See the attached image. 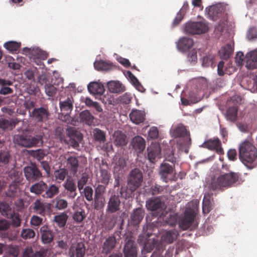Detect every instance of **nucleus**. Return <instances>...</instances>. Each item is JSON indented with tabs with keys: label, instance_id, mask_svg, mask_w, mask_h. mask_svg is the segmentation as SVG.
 <instances>
[{
	"label": "nucleus",
	"instance_id": "nucleus-1",
	"mask_svg": "<svg viewBox=\"0 0 257 257\" xmlns=\"http://www.w3.org/2000/svg\"><path fill=\"white\" fill-rule=\"evenodd\" d=\"M44 133L43 130L38 128L30 134L23 133L15 135L14 142L22 147L31 148L40 146L43 143Z\"/></svg>",
	"mask_w": 257,
	"mask_h": 257
},
{
	"label": "nucleus",
	"instance_id": "nucleus-2",
	"mask_svg": "<svg viewBox=\"0 0 257 257\" xmlns=\"http://www.w3.org/2000/svg\"><path fill=\"white\" fill-rule=\"evenodd\" d=\"M240 174L238 173L230 172H221L217 177H214L211 180L209 188L212 190H224L232 187L239 180Z\"/></svg>",
	"mask_w": 257,
	"mask_h": 257
},
{
	"label": "nucleus",
	"instance_id": "nucleus-3",
	"mask_svg": "<svg viewBox=\"0 0 257 257\" xmlns=\"http://www.w3.org/2000/svg\"><path fill=\"white\" fill-rule=\"evenodd\" d=\"M239 158L247 168H255L257 166V149L249 142H243L239 147Z\"/></svg>",
	"mask_w": 257,
	"mask_h": 257
},
{
	"label": "nucleus",
	"instance_id": "nucleus-4",
	"mask_svg": "<svg viewBox=\"0 0 257 257\" xmlns=\"http://www.w3.org/2000/svg\"><path fill=\"white\" fill-rule=\"evenodd\" d=\"M143 180V176L141 171L138 168H135L131 171L127 179V194H132L139 188Z\"/></svg>",
	"mask_w": 257,
	"mask_h": 257
},
{
	"label": "nucleus",
	"instance_id": "nucleus-5",
	"mask_svg": "<svg viewBox=\"0 0 257 257\" xmlns=\"http://www.w3.org/2000/svg\"><path fill=\"white\" fill-rule=\"evenodd\" d=\"M173 136L175 138H179L177 145L180 147H186L191 145V138L189 132L183 124L178 125L173 131Z\"/></svg>",
	"mask_w": 257,
	"mask_h": 257
},
{
	"label": "nucleus",
	"instance_id": "nucleus-6",
	"mask_svg": "<svg viewBox=\"0 0 257 257\" xmlns=\"http://www.w3.org/2000/svg\"><path fill=\"white\" fill-rule=\"evenodd\" d=\"M209 27L203 22H189L185 25V31L186 33L192 35H199L208 32Z\"/></svg>",
	"mask_w": 257,
	"mask_h": 257
},
{
	"label": "nucleus",
	"instance_id": "nucleus-7",
	"mask_svg": "<svg viewBox=\"0 0 257 257\" xmlns=\"http://www.w3.org/2000/svg\"><path fill=\"white\" fill-rule=\"evenodd\" d=\"M175 165H171L165 162H163L159 169V175L166 182L168 180L175 181L176 179Z\"/></svg>",
	"mask_w": 257,
	"mask_h": 257
},
{
	"label": "nucleus",
	"instance_id": "nucleus-8",
	"mask_svg": "<svg viewBox=\"0 0 257 257\" xmlns=\"http://www.w3.org/2000/svg\"><path fill=\"white\" fill-rule=\"evenodd\" d=\"M24 173L26 179L30 183L38 181L43 177L41 171L34 165L25 167L24 168Z\"/></svg>",
	"mask_w": 257,
	"mask_h": 257
},
{
	"label": "nucleus",
	"instance_id": "nucleus-9",
	"mask_svg": "<svg viewBox=\"0 0 257 257\" xmlns=\"http://www.w3.org/2000/svg\"><path fill=\"white\" fill-rule=\"evenodd\" d=\"M146 208L151 211H157L160 213V216L163 214V211L166 208L165 203L159 197H152L146 201Z\"/></svg>",
	"mask_w": 257,
	"mask_h": 257
},
{
	"label": "nucleus",
	"instance_id": "nucleus-10",
	"mask_svg": "<svg viewBox=\"0 0 257 257\" xmlns=\"http://www.w3.org/2000/svg\"><path fill=\"white\" fill-rule=\"evenodd\" d=\"M63 196L67 197L68 199H74L77 195L75 181L71 178H67L63 184Z\"/></svg>",
	"mask_w": 257,
	"mask_h": 257
},
{
	"label": "nucleus",
	"instance_id": "nucleus-11",
	"mask_svg": "<svg viewBox=\"0 0 257 257\" xmlns=\"http://www.w3.org/2000/svg\"><path fill=\"white\" fill-rule=\"evenodd\" d=\"M195 217V214L193 210H186L184 217L179 222V227L183 230L190 228L194 222Z\"/></svg>",
	"mask_w": 257,
	"mask_h": 257
},
{
	"label": "nucleus",
	"instance_id": "nucleus-12",
	"mask_svg": "<svg viewBox=\"0 0 257 257\" xmlns=\"http://www.w3.org/2000/svg\"><path fill=\"white\" fill-rule=\"evenodd\" d=\"M202 146L208 150L215 151L219 155L224 154L223 149L221 147V141L217 137L206 140L204 142Z\"/></svg>",
	"mask_w": 257,
	"mask_h": 257
},
{
	"label": "nucleus",
	"instance_id": "nucleus-13",
	"mask_svg": "<svg viewBox=\"0 0 257 257\" xmlns=\"http://www.w3.org/2000/svg\"><path fill=\"white\" fill-rule=\"evenodd\" d=\"M33 208L34 212L42 216H45L46 214H49L51 211V204L48 203H45L40 199H37L33 203Z\"/></svg>",
	"mask_w": 257,
	"mask_h": 257
},
{
	"label": "nucleus",
	"instance_id": "nucleus-14",
	"mask_svg": "<svg viewBox=\"0 0 257 257\" xmlns=\"http://www.w3.org/2000/svg\"><path fill=\"white\" fill-rule=\"evenodd\" d=\"M49 115L48 110L43 107L35 108L31 112H30V117L37 122L45 121L48 118Z\"/></svg>",
	"mask_w": 257,
	"mask_h": 257
},
{
	"label": "nucleus",
	"instance_id": "nucleus-15",
	"mask_svg": "<svg viewBox=\"0 0 257 257\" xmlns=\"http://www.w3.org/2000/svg\"><path fill=\"white\" fill-rule=\"evenodd\" d=\"M66 167L73 176L76 175L79 168L78 158L75 156L65 155Z\"/></svg>",
	"mask_w": 257,
	"mask_h": 257
},
{
	"label": "nucleus",
	"instance_id": "nucleus-16",
	"mask_svg": "<svg viewBox=\"0 0 257 257\" xmlns=\"http://www.w3.org/2000/svg\"><path fill=\"white\" fill-rule=\"evenodd\" d=\"M245 66L248 70L257 68V50H254L247 53L244 58Z\"/></svg>",
	"mask_w": 257,
	"mask_h": 257
},
{
	"label": "nucleus",
	"instance_id": "nucleus-17",
	"mask_svg": "<svg viewBox=\"0 0 257 257\" xmlns=\"http://www.w3.org/2000/svg\"><path fill=\"white\" fill-rule=\"evenodd\" d=\"M148 158L152 163L161 158V148L158 144H152L147 149Z\"/></svg>",
	"mask_w": 257,
	"mask_h": 257
},
{
	"label": "nucleus",
	"instance_id": "nucleus-18",
	"mask_svg": "<svg viewBox=\"0 0 257 257\" xmlns=\"http://www.w3.org/2000/svg\"><path fill=\"white\" fill-rule=\"evenodd\" d=\"M86 248L82 242H78L75 245L70 246L69 254L70 257H84L85 254Z\"/></svg>",
	"mask_w": 257,
	"mask_h": 257
},
{
	"label": "nucleus",
	"instance_id": "nucleus-19",
	"mask_svg": "<svg viewBox=\"0 0 257 257\" xmlns=\"http://www.w3.org/2000/svg\"><path fill=\"white\" fill-rule=\"evenodd\" d=\"M73 98L72 96L68 97L65 100H60V108L62 113L69 115L73 108Z\"/></svg>",
	"mask_w": 257,
	"mask_h": 257
},
{
	"label": "nucleus",
	"instance_id": "nucleus-20",
	"mask_svg": "<svg viewBox=\"0 0 257 257\" xmlns=\"http://www.w3.org/2000/svg\"><path fill=\"white\" fill-rule=\"evenodd\" d=\"M120 201L118 195H112L109 199L106 211L113 213L119 210Z\"/></svg>",
	"mask_w": 257,
	"mask_h": 257
},
{
	"label": "nucleus",
	"instance_id": "nucleus-21",
	"mask_svg": "<svg viewBox=\"0 0 257 257\" xmlns=\"http://www.w3.org/2000/svg\"><path fill=\"white\" fill-rule=\"evenodd\" d=\"M125 257H137L138 250L134 241L130 239L125 243L123 248Z\"/></svg>",
	"mask_w": 257,
	"mask_h": 257
},
{
	"label": "nucleus",
	"instance_id": "nucleus-22",
	"mask_svg": "<svg viewBox=\"0 0 257 257\" xmlns=\"http://www.w3.org/2000/svg\"><path fill=\"white\" fill-rule=\"evenodd\" d=\"M116 238L114 236H110L106 238L102 246L101 253L107 254L115 247Z\"/></svg>",
	"mask_w": 257,
	"mask_h": 257
},
{
	"label": "nucleus",
	"instance_id": "nucleus-23",
	"mask_svg": "<svg viewBox=\"0 0 257 257\" xmlns=\"http://www.w3.org/2000/svg\"><path fill=\"white\" fill-rule=\"evenodd\" d=\"M7 179L11 183L23 184L24 178L22 172L16 169H11L8 173Z\"/></svg>",
	"mask_w": 257,
	"mask_h": 257
},
{
	"label": "nucleus",
	"instance_id": "nucleus-24",
	"mask_svg": "<svg viewBox=\"0 0 257 257\" xmlns=\"http://www.w3.org/2000/svg\"><path fill=\"white\" fill-rule=\"evenodd\" d=\"M131 145L136 152L141 153L145 149L146 141L142 137L138 136L132 139Z\"/></svg>",
	"mask_w": 257,
	"mask_h": 257
},
{
	"label": "nucleus",
	"instance_id": "nucleus-25",
	"mask_svg": "<svg viewBox=\"0 0 257 257\" xmlns=\"http://www.w3.org/2000/svg\"><path fill=\"white\" fill-rule=\"evenodd\" d=\"M40 231L41 234V239L43 243L48 244L51 243L54 238V235L52 231L48 228L46 225H44L40 228Z\"/></svg>",
	"mask_w": 257,
	"mask_h": 257
},
{
	"label": "nucleus",
	"instance_id": "nucleus-26",
	"mask_svg": "<svg viewBox=\"0 0 257 257\" xmlns=\"http://www.w3.org/2000/svg\"><path fill=\"white\" fill-rule=\"evenodd\" d=\"M108 166L102 162V166L100 167L99 181L105 185H107L111 177V174L108 172Z\"/></svg>",
	"mask_w": 257,
	"mask_h": 257
},
{
	"label": "nucleus",
	"instance_id": "nucleus-27",
	"mask_svg": "<svg viewBox=\"0 0 257 257\" xmlns=\"http://www.w3.org/2000/svg\"><path fill=\"white\" fill-rule=\"evenodd\" d=\"M22 184L10 183L6 191L7 197L15 198L18 197L21 192L20 186Z\"/></svg>",
	"mask_w": 257,
	"mask_h": 257
},
{
	"label": "nucleus",
	"instance_id": "nucleus-28",
	"mask_svg": "<svg viewBox=\"0 0 257 257\" xmlns=\"http://www.w3.org/2000/svg\"><path fill=\"white\" fill-rule=\"evenodd\" d=\"M206 11L209 17L211 20L216 21L218 18L221 17L223 9L220 7L213 5L206 9Z\"/></svg>",
	"mask_w": 257,
	"mask_h": 257
},
{
	"label": "nucleus",
	"instance_id": "nucleus-29",
	"mask_svg": "<svg viewBox=\"0 0 257 257\" xmlns=\"http://www.w3.org/2000/svg\"><path fill=\"white\" fill-rule=\"evenodd\" d=\"M132 121L136 124H140L145 119V112L140 110H133L129 115Z\"/></svg>",
	"mask_w": 257,
	"mask_h": 257
},
{
	"label": "nucleus",
	"instance_id": "nucleus-30",
	"mask_svg": "<svg viewBox=\"0 0 257 257\" xmlns=\"http://www.w3.org/2000/svg\"><path fill=\"white\" fill-rule=\"evenodd\" d=\"M145 214L144 210L141 208L134 210L131 216V223L137 225L141 222Z\"/></svg>",
	"mask_w": 257,
	"mask_h": 257
},
{
	"label": "nucleus",
	"instance_id": "nucleus-31",
	"mask_svg": "<svg viewBox=\"0 0 257 257\" xmlns=\"http://www.w3.org/2000/svg\"><path fill=\"white\" fill-rule=\"evenodd\" d=\"M68 135L70 137V143L74 148H76L79 146V143L82 139V137L80 133L76 131L68 130Z\"/></svg>",
	"mask_w": 257,
	"mask_h": 257
},
{
	"label": "nucleus",
	"instance_id": "nucleus-32",
	"mask_svg": "<svg viewBox=\"0 0 257 257\" xmlns=\"http://www.w3.org/2000/svg\"><path fill=\"white\" fill-rule=\"evenodd\" d=\"M193 40L190 38L183 37L181 38L177 43L178 49L185 51L190 49L193 45Z\"/></svg>",
	"mask_w": 257,
	"mask_h": 257
},
{
	"label": "nucleus",
	"instance_id": "nucleus-33",
	"mask_svg": "<svg viewBox=\"0 0 257 257\" xmlns=\"http://www.w3.org/2000/svg\"><path fill=\"white\" fill-rule=\"evenodd\" d=\"M46 189L47 184L43 181H40L32 185L30 188V191L37 195H41L45 193Z\"/></svg>",
	"mask_w": 257,
	"mask_h": 257
},
{
	"label": "nucleus",
	"instance_id": "nucleus-34",
	"mask_svg": "<svg viewBox=\"0 0 257 257\" xmlns=\"http://www.w3.org/2000/svg\"><path fill=\"white\" fill-rule=\"evenodd\" d=\"M13 84V82L9 80L2 78H0V94L7 95L13 93V89L9 87V86Z\"/></svg>",
	"mask_w": 257,
	"mask_h": 257
},
{
	"label": "nucleus",
	"instance_id": "nucleus-35",
	"mask_svg": "<svg viewBox=\"0 0 257 257\" xmlns=\"http://www.w3.org/2000/svg\"><path fill=\"white\" fill-rule=\"evenodd\" d=\"M88 90L91 94L99 95H102L104 91L103 85L96 82H90L88 85Z\"/></svg>",
	"mask_w": 257,
	"mask_h": 257
},
{
	"label": "nucleus",
	"instance_id": "nucleus-36",
	"mask_svg": "<svg viewBox=\"0 0 257 257\" xmlns=\"http://www.w3.org/2000/svg\"><path fill=\"white\" fill-rule=\"evenodd\" d=\"M60 187L58 185L55 184H51L48 186L47 184V189L45 193L42 194V196L46 198L51 199L56 195H58L59 193Z\"/></svg>",
	"mask_w": 257,
	"mask_h": 257
},
{
	"label": "nucleus",
	"instance_id": "nucleus-37",
	"mask_svg": "<svg viewBox=\"0 0 257 257\" xmlns=\"http://www.w3.org/2000/svg\"><path fill=\"white\" fill-rule=\"evenodd\" d=\"M79 118L81 122L90 126L93 123L94 117L89 111L85 110L79 113Z\"/></svg>",
	"mask_w": 257,
	"mask_h": 257
},
{
	"label": "nucleus",
	"instance_id": "nucleus-38",
	"mask_svg": "<svg viewBox=\"0 0 257 257\" xmlns=\"http://www.w3.org/2000/svg\"><path fill=\"white\" fill-rule=\"evenodd\" d=\"M114 144L116 146H123L127 144L126 137L121 131H117L114 133Z\"/></svg>",
	"mask_w": 257,
	"mask_h": 257
},
{
	"label": "nucleus",
	"instance_id": "nucleus-39",
	"mask_svg": "<svg viewBox=\"0 0 257 257\" xmlns=\"http://www.w3.org/2000/svg\"><path fill=\"white\" fill-rule=\"evenodd\" d=\"M215 56L211 52L206 53L202 58V65L204 67H215Z\"/></svg>",
	"mask_w": 257,
	"mask_h": 257
},
{
	"label": "nucleus",
	"instance_id": "nucleus-40",
	"mask_svg": "<svg viewBox=\"0 0 257 257\" xmlns=\"http://www.w3.org/2000/svg\"><path fill=\"white\" fill-rule=\"evenodd\" d=\"M46 253L44 249L34 252L31 247H26L23 252L22 257H45Z\"/></svg>",
	"mask_w": 257,
	"mask_h": 257
},
{
	"label": "nucleus",
	"instance_id": "nucleus-41",
	"mask_svg": "<svg viewBox=\"0 0 257 257\" xmlns=\"http://www.w3.org/2000/svg\"><path fill=\"white\" fill-rule=\"evenodd\" d=\"M109 91L112 93H120L124 91V87L119 81H110L107 83Z\"/></svg>",
	"mask_w": 257,
	"mask_h": 257
},
{
	"label": "nucleus",
	"instance_id": "nucleus-42",
	"mask_svg": "<svg viewBox=\"0 0 257 257\" xmlns=\"http://www.w3.org/2000/svg\"><path fill=\"white\" fill-rule=\"evenodd\" d=\"M178 235V232L176 230H171L165 232L162 236V239L167 243H172L177 239Z\"/></svg>",
	"mask_w": 257,
	"mask_h": 257
},
{
	"label": "nucleus",
	"instance_id": "nucleus-43",
	"mask_svg": "<svg viewBox=\"0 0 257 257\" xmlns=\"http://www.w3.org/2000/svg\"><path fill=\"white\" fill-rule=\"evenodd\" d=\"M212 193H208L204 194L202 202V210L203 213H208L210 212L211 207V200H212Z\"/></svg>",
	"mask_w": 257,
	"mask_h": 257
},
{
	"label": "nucleus",
	"instance_id": "nucleus-44",
	"mask_svg": "<svg viewBox=\"0 0 257 257\" xmlns=\"http://www.w3.org/2000/svg\"><path fill=\"white\" fill-rule=\"evenodd\" d=\"M94 67L98 71H108L112 69L113 65L111 63L99 60L94 62Z\"/></svg>",
	"mask_w": 257,
	"mask_h": 257
},
{
	"label": "nucleus",
	"instance_id": "nucleus-45",
	"mask_svg": "<svg viewBox=\"0 0 257 257\" xmlns=\"http://www.w3.org/2000/svg\"><path fill=\"white\" fill-rule=\"evenodd\" d=\"M68 218V215L65 212H62L55 215L54 217L53 221L57 224L58 227L63 228L66 225Z\"/></svg>",
	"mask_w": 257,
	"mask_h": 257
},
{
	"label": "nucleus",
	"instance_id": "nucleus-46",
	"mask_svg": "<svg viewBox=\"0 0 257 257\" xmlns=\"http://www.w3.org/2000/svg\"><path fill=\"white\" fill-rule=\"evenodd\" d=\"M7 218L11 219L10 222L13 227L17 228L21 226L22 219L21 215L19 213H16L14 211H13Z\"/></svg>",
	"mask_w": 257,
	"mask_h": 257
},
{
	"label": "nucleus",
	"instance_id": "nucleus-47",
	"mask_svg": "<svg viewBox=\"0 0 257 257\" xmlns=\"http://www.w3.org/2000/svg\"><path fill=\"white\" fill-rule=\"evenodd\" d=\"M233 48L231 44H227L222 47L219 51L218 53L220 58L222 59H227L233 53Z\"/></svg>",
	"mask_w": 257,
	"mask_h": 257
},
{
	"label": "nucleus",
	"instance_id": "nucleus-48",
	"mask_svg": "<svg viewBox=\"0 0 257 257\" xmlns=\"http://www.w3.org/2000/svg\"><path fill=\"white\" fill-rule=\"evenodd\" d=\"M93 135L95 141L100 143H104L106 141L105 133L99 128H94L93 131Z\"/></svg>",
	"mask_w": 257,
	"mask_h": 257
},
{
	"label": "nucleus",
	"instance_id": "nucleus-49",
	"mask_svg": "<svg viewBox=\"0 0 257 257\" xmlns=\"http://www.w3.org/2000/svg\"><path fill=\"white\" fill-rule=\"evenodd\" d=\"M237 111L238 109L236 106L229 107L226 110L225 114L226 119L231 122L235 121L237 118Z\"/></svg>",
	"mask_w": 257,
	"mask_h": 257
},
{
	"label": "nucleus",
	"instance_id": "nucleus-50",
	"mask_svg": "<svg viewBox=\"0 0 257 257\" xmlns=\"http://www.w3.org/2000/svg\"><path fill=\"white\" fill-rule=\"evenodd\" d=\"M21 43L14 41H10L4 44V47L13 53H17L19 52Z\"/></svg>",
	"mask_w": 257,
	"mask_h": 257
},
{
	"label": "nucleus",
	"instance_id": "nucleus-51",
	"mask_svg": "<svg viewBox=\"0 0 257 257\" xmlns=\"http://www.w3.org/2000/svg\"><path fill=\"white\" fill-rule=\"evenodd\" d=\"M11 155L8 151H3L0 152V167L4 166L8 164L10 161Z\"/></svg>",
	"mask_w": 257,
	"mask_h": 257
},
{
	"label": "nucleus",
	"instance_id": "nucleus-52",
	"mask_svg": "<svg viewBox=\"0 0 257 257\" xmlns=\"http://www.w3.org/2000/svg\"><path fill=\"white\" fill-rule=\"evenodd\" d=\"M85 212L83 209L75 211L73 215V219L77 223H81L86 217Z\"/></svg>",
	"mask_w": 257,
	"mask_h": 257
},
{
	"label": "nucleus",
	"instance_id": "nucleus-53",
	"mask_svg": "<svg viewBox=\"0 0 257 257\" xmlns=\"http://www.w3.org/2000/svg\"><path fill=\"white\" fill-rule=\"evenodd\" d=\"M55 207L59 210H64L67 208L68 206L67 201L64 199L57 197L55 199Z\"/></svg>",
	"mask_w": 257,
	"mask_h": 257
},
{
	"label": "nucleus",
	"instance_id": "nucleus-54",
	"mask_svg": "<svg viewBox=\"0 0 257 257\" xmlns=\"http://www.w3.org/2000/svg\"><path fill=\"white\" fill-rule=\"evenodd\" d=\"M0 212L3 216L7 217L12 212V208L8 203L2 202L0 204Z\"/></svg>",
	"mask_w": 257,
	"mask_h": 257
},
{
	"label": "nucleus",
	"instance_id": "nucleus-55",
	"mask_svg": "<svg viewBox=\"0 0 257 257\" xmlns=\"http://www.w3.org/2000/svg\"><path fill=\"white\" fill-rule=\"evenodd\" d=\"M30 154L32 156L39 161L42 160L45 156H46V152L42 149L32 150L31 151Z\"/></svg>",
	"mask_w": 257,
	"mask_h": 257
},
{
	"label": "nucleus",
	"instance_id": "nucleus-56",
	"mask_svg": "<svg viewBox=\"0 0 257 257\" xmlns=\"http://www.w3.org/2000/svg\"><path fill=\"white\" fill-rule=\"evenodd\" d=\"M67 174V170L65 169H60L55 171L54 172V175L56 179L60 181H63L66 178Z\"/></svg>",
	"mask_w": 257,
	"mask_h": 257
},
{
	"label": "nucleus",
	"instance_id": "nucleus-57",
	"mask_svg": "<svg viewBox=\"0 0 257 257\" xmlns=\"http://www.w3.org/2000/svg\"><path fill=\"white\" fill-rule=\"evenodd\" d=\"M21 235L25 239L32 238L35 236V232L31 228L23 229L21 231Z\"/></svg>",
	"mask_w": 257,
	"mask_h": 257
},
{
	"label": "nucleus",
	"instance_id": "nucleus-58",
	"mask_svg": "<svg viewBox=\"0 0 257 257\" xmlns=\"http://www.w3.org/2000/svg\"><path fill=\"white\" fill-rule=\"evenodd\" d=\"M104 196H94V207L96 209L103 208L105 205Z\"/></svg>",
	"mask_w": 257,
	"mask_h": 257
},
{
	"label": "nucleus",
	"instance_id": "nucleus-59",
	"mask_svg": "<svg viewBox=\"0 0 257 257\" xmlns=\"http://www.w3.org/2000/svg\"><path fill=\"white\" fill-rule=\"evenodd\" d=\"M89 179L88 175L86 173L82 174L81 178L77 182V187L79 191L83 189L84 186L86 184Z\"/></svg>",
	"mask_w": 257,
	"mask_h": 257
},
{
	"label": "nucleus",
	"instance_id": "nucleus-60",
	"mask_svg": "<svg viewBox=\"0 0 257 257\" xmlns=\"http://www.w3.org/2000/svg\"><path fill=\"white\" fill-rule=\"evenodd\" d=\"M46 94L49 96H54L57 93V89L50 84H46L45 86Z\"/></svg>",
	"mask_w": 257,
	"mask_h": 257
},
{
	"label": "nucleus",
	"instance_id": "nucleus-61",
	"mask_svg": "<svg viewBox=\"0 0 257 257\" xmlns=\"http://www.w3.org/2000/svg\"><path fill=\"white\" fill-rule=\"evenodd\" d=\"M12 126V121L4 118L2 116H0V128L5 130L11 127Z\"/></svg>",
	"mask_w": 257,
	"mask_h": 257
},
{
	"label": "nucleus",
	"instance_id": "nucleus-62",
	"mask_svg": "<svg viewBox=\"0 0 257 257\" xmlns=\"http://www.w3.org/2000/svg\"><path fill=\"white\" fill-rule=\"evenodd\" d=\"M42 222L43 219L37 215H33L30 220V224L34 227L40 226Z\"/></svg>",
	"mask_w": 257,
	"mask_h": 257
},
{
	"label": "nucleus",
	"instance_id": "nucleus-63",
	"mask_svg": "<svg viewBox=\"0 0 257 257\" xmlns=\"http://www.w3.org/2000/svg\"><path fill=\"white\" fill-rule=\"evenodd\" d=\"M93 189L90 186H87L84 188V194L87 201H91L93 200Z\"/></svg>",
	"mask_w": 257,
	"mask_h": 257
},
{
	"label": "nucleus",
	"instance_id": "nucleus-64",
	"mask_svg": "<svg viewBox=\"0 0 257 257\" xmlns=\"http://www.w3.org/2000/svg\"><path fill=\"white\" fill-rule=\"evenodd\" d=\"M148 136L151 139H156L159 136V131L156 126H152L149 132Z\"/></svg>",
	"mask_w": 257,
	"mask_h": 257
}]
</instances>
